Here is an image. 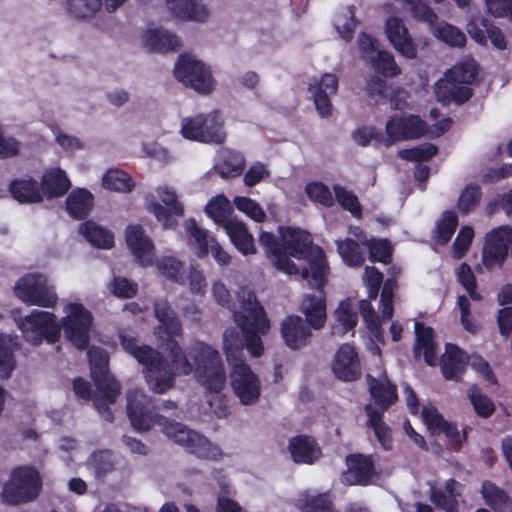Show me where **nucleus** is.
I'll return each instance as SVG.
<instances>
[{"mask_svg": "<svg viewBox=\"0 0 512 512\" xmlns=\"http://www.w3.org/2000/svg\"><path fill=\"white\" fill-rule=\"evenodd\" d=\"M237 299L239 309L234 311L233 319L242 337L236 329L227 328L223 334V349L231 367L234 394L242 405H254L260 397L261 384L258 376L246 364L243 349L246 348L253 357L263 354L261 337L270 331V320L253 290L241 287Z\"/></svg>", "mask_w": 512, "mask_h": 512, "instance_id": "nucleus-1", "label": "nucleus"}, {"mask_svg": "<svg viewBox=\"0 0 512 512\" xmlns=\"http://www.w3.org/2000/svg\"><path fill=\"white\" fill-rule=\"evenodd\" d=\"M280 237L270 232H262L260 244L266 249L271 265L288 275H296L299 270L289 255L297 259H306L307 268L317 286L326 285L328 266L325 255L319 247H314L310 234L301 229L280 228Z\"/></svg>", "mask_w": 512, "mask_h": 512, "instance_id": "nucleus-2", "label": "nucleus"}, {"mask_svg": "<svg viewBox=\"0 0 512 512\" xmlns=\"http://www.w3.org/2000/svg\"><path fill=\"white\" fill-rule=\"evenodd\" d=\"M127 413L132 426L139 431L148 430L155 419L162 432L189 453L209 460H218L222 457L221 449L213 445L205 436L189 429L182 423L161 415H153L151 398L139 389L127 392Z\"/></svg>", "mask_w": 512, "mask_h": 512, "instance_id": "nucleus-3", "label": "nucleus"}, {"mask_svg": "<svg viewBox=\"0 0 512 512\" xmlns=\"http://www.w3.org/2000/svg\"><path fill=\"white\" fill-rule=\"evenodd\" d=\"M179 339L182 337L158 340L159 345L167 352V357L156 350V355H153L152 363L145 372V381L149 389L156 394H163L172 389L177 376L190 375L195 368V362H190Z\"/></svg>", "mask_w": 512, "mask_h": 512, "instance_id": "nucleus-4", "label": "nucleus"}, {"mask_svg": "<svg viewBox=\"0 0 512 512\" xmlns=\"http://www.w3.org/2000/svg\"><path fill=\"white\" fill-rule=\"evenodd\" d=\"M367 383L370 395L378 406L365 405L367 426L374 431L381 446L389 450L392 447V436L390 428L383 420V413L397 400L396 386L390 382L385 373L378 378L368 375Z\"/></svg>", "mask_w": 512, "mask_h": 512, "instance_id": "nucleus-5", "label": "nucleus"}, {"mask_svg": "<svg viewBox=\"0 0 512 512\" xmlns=\"http://www.w3.org/2000/svg\"><path fill=\"white\" fill-rule=\"evenodd\" d=\"M87 355L96 387L93 405L106 421L112 422L114 417L109 406L114 404L120 395V384L108 371L109 356L106 350L92 347Z\"/></svg>", "mask_w": 512, "mask_h": 512, "instance_id": "nucleus-6", "label": "nucleus"}, {"mask_svg": "<svg viewBox=\"0 0 512 512\" xmlns=\"http://www.w3.org/2000/svg\"><path fill=\"white\" fill-rule=\"evenodd\" d=\"M189 357L195 360L192 373L205 392L223 391L227 379L219 352L209 345L198 342L190 348Z\"/></svg>", "mask_w": 512, "mask_h": 512, "instance_id": "nucleus-7", "label": "nucleus"}, {"mask_svg": "<svg viewBox=\"0 0 512 512\" xmlns=\"http://www.w3.org/2000/svg\"><path fill=\"white\" fill-rule=\"evenodd\" d=\"M42 489V477L32 466L15 468L2 491L4 501L19 505L34 501Z\"/></svg>", "mask_w": 512, "mask_h": 512, "instance_id": "nucleus-8", "label": "nucleus"}, {"mask_svg": "<svg viewBox=\"0 0 512 512\" xmlns=\"http://www.w3.org/2000/svg\"><path fill=\"white\" fill-rule=\"evenodd\" d=\"M11 315L27 342L38 345L43 339L54 343L60 338V325L51 312L33 310L24 318L18 311H12Z\"/></svg>", "mask_w": 512, "mask_h": 512, "instance_id": "nucleus-9", "label": "nucleus"}, {"mask_svg": "<svg viewBox=\"0 0 512 512\" xmlns=\"http://www.w3.org/2000/svg\"><path fill=\"white\" fill-rule=\"evenodd\" d=\"M181 134L189 140L214 144H222L226 138V133L223 130V119L218 111L184 118L181 125Z\"/></svg>", "mask_w": 512, "mask_h": 512, "instance_id": "nucleus-10", "label": "nucleus"}, {"mask_svg": "<svg viewBox=\"0 0 512 512\" xmlns=\"http://www.w3.org/2000/svg\"><path fill=\"white\" fill-rule=\"evenodd\" d=\"M174 75L178 81L199 93L207 94L214 87L209 67L190 55L179 56L174 67Z\"/></svg>", "mask_w": 512, "mask_h": 512, "instance_id": "nucleus-11", "label": "nucleus"}, {"mask_svg": "<svg viewBox=\"0 0 512 512\" xmlns=\"http://www.w3.org/2000/svg\"><path fill=\"white\" fill-rule=\"evenodd\" d=\"M15 293L23 302L41 307H54L58 300L53 286L42 274L32 273L19 279Z\"/></svg>", "mask_w": 512, "mask_h": 512, "instance_id": "nucleus-12", "label": "nucleus"}, {"mask_svg": "<svg viewBox=\"0 0 512 512\" xmlns=\"http://www.w3.org/2000/svg\"><path fill=\"white\" fill-rule=\"evenodd\" d=\"M66 316L62 319L61 326L64 334L78 349H85L89 343V330L92 324V316L81 304L71 303L65 308Z\"/></svg>", "mask_w": 512, "mask_h": 512, "instance_id": "nucleus-13", "label": "nucleus"}, {"mask_svg": "<svg viewBox=\"0 0 512 512\" xmlns=\"http://www.w3.org/2000/svg\"><path fill=\"white\" fill-rule=\"evenodd\" d=\"M428 126L419 116L401 114L391 117L385 124L386 137L383 140L385 147H390L397 142L418 139L425 135Z\"/></svg>", "mask_w": 512, "mask_h": 512, "instance_id": "nucleus-14", "label": "nucleus"}, {"mask_svg": "<svg viewBox=\"0 0 512 512\" xmlns=\"http://www.w3.org/2000/svg\"><path fill=\"white\" fill-rule=\"evenodd\" d=\"M509 252L512 253V229L509 226H499L486 234L482 262L487 269L500 267Z\"/></svg>", "mask_w": 512, "mask_h": 512, "instance_id": "nucleus-15", "label": "nucleus"}, {"mask_svg": "<svg viewBox=\"0 0 512 512\" xmlns=\"http://www.w3.org/2000/svg\"><path fill=\"white\" fill-rule=\"evenodd\" d=\"M302 278L308 281L310 287H315L313 293H307L303 296L300 303V311L305 315L307 321L314 330H320L324 327L326 322V295L323 291L325 285L317 286L310 274L309 270L305 267L302 269Z\"/></svg>", "mask_w": 512, "mask_h": 512, "instance_id": "nucleus-16", "label": "nucleus"}, {"mask_svg": "<svg viewBox=\"0 0 512 512\" xmlns=\"http://www.w3.org/2000/svg\"><path fill=\"white\" fill-rule=\"evenodd\" d=\"M185 230L190 237L189 244L196 249L198 257L203 258L211 252L219 265L226 266L230 263L228 253L223 250L217 240L210 236L206 230L199 228L194 219L185 221Z\"/></svg>", "mask_w": 512, "mask_h": 512, "instance_id": "nucleus-17", "label": "nucleus"}, {"mask_svg": "<svg viewBox=\"0 0 512 512\" xmlns=\"http://www.w3.org/2000/svg\"><path fill=\"white\" fill-rule=\"evenodd\" d=\"M331 369L336 378L351 382L360 378L361 363L354 346L345 343L341 345L331 361Z\"/></svg>", "mask_w": 512, "mask_h": 512, "instance_id": "nucleus-18", "label": "nucleus"}, {"mask_svg": "<svg viewBox=\"0 0 512 512\" xmlns=\"http://www.w3.org/2000/svg\"><path fill=\"white\" fill-rule=\"evenodd\" d=\"M338 78L335 74L325 73L320 79H314L309 84V92L312 94L314 105L318 115L328 118L332 115V103L330 96L336 94Z\"/></svg>", "mask_w": 512, "mask_h": 512, "instance_id": "nucleus-19", "label": "nucleus"}, {"mask_svg": "<svg viewBox=\"0 0 512 512\" xmlns=\"http://www.w3.org/2000/svg\"><path fill=\"white\" fill-rule=\"evenodd\" d=\"M312 329L310 324L298 315H289L280 324L281 337L293 350L302 349L310 343Z\"/></svg>", "mask_w": 512, "mask_h": 512, "instance_id": "nucleus-20", "label": "nucleus"}, {"mask_svg": "<svg viewBox=\"0 0 512 512\" xmlns=\"http://www.w3.org/2000/svg\"><path fill=\"white\" fill-rule=\"evenodd\" d=\"M154 316L159 325L154 328L157 340L168 339L169 337H183L182 325L177 318L176 312L166 299L155 301Z\"/></svg>", "mask_w": 512, "mask_h": 512, "instance_id": "nucleus-21", "label": "nucleus"}, {"mask_svg": "<svg viewBox=\"0 0 512 512\" xmlns=\"http://www.w3.org/2000/svg\"><path fill=\"white\" fill-rule=\"evenodd\" d=\"M386 35L395 48L407 59L417 58V47L403 21L398 17H390L385 24Z\"/></svg>", "mask_w": 512, "mask_h": 512, "instance_id": "nucleus-22", "label": "nucleus"}, {"mask_svg": "<svg viewBox=\"0 0 512 512\" xmlns=\"http://www.w3.org/2000/svg\"><path fill=\"white\" fill-rule=\"evenodd\" d=\"M157 193L166 207L155 202L151 204V211L165 228H170L175 225V218L183 216L184 208L178 201L176 193L168 187H159Z\"/></svg>", "mask_w": 512, "mask_h": 512, "instance_id": "nucleus-23", "label": "nucleus"}, {"mask_svg": "<svg viewBox=\"0 0 512 512\" xmlns=\"http://www.w3.org/2000/svg\"><path fill=\"white\" fill-rule=\"evenodd\" d=\"M126 243L135 256L136 260L143 266L153 263L154 245L151 239L144 233L140 225H131L125 231Z\"/></svg>", "mask_w": 512, "mask_h": 512, "instance_id": "nucleus-24", "label": "nucleus"}, {"mask_svg": "<svg viewBox=\"0 0 512 512\" xmlns=\"http://www.w3.org/2000/svg\"><path fill=\"white\" fill-rule=\"evenodd\" d=\"M436 99L443 105L455 103L461 105L467 102L473 95L470 87L461 85L446 74L434 85Z\"/></svg>", "mask_w": 512, "mask_h": 512, "instance_id": "nucleus-25", "label": "nucleus"}, {"mask_svg": "<svg viewBox=\"0 0 512 512\" xmlns=\"http://www.w3.org/2000/svg\"><path fill=\"white\" fill-rule=\"evenodd\" d=\"M347 471L341 476V481L346 485L368 484L373 476L374 467L370 457L363 455H350L346 459Z\"/></svg>", "mask_w": 512, "mask_h": 512, "instance_id": "nucleus-26", "label": "nucleus"}, {"mask_svg": "<svg viewBox=\"0 0 512 512\" xmlns=\"http://www.w3.org/2000/svg\"><path fill=\"white\" fill-rule=\"evenodd\" d=\"M461 489L462 485L454 479H449L443 489L431 484L429 498L435 506L445 512H457L459 498L462 495Z\"/></svg>", "mask_w": 512, "mask_h": 512, "instance_id": "nucleus-27", "label": "nucleus"}, {"mask_svg": "<svg viewBox=\"0 0 512 512\" xmlns=\"http://www.w3.org/2000/svg\"><path fill=\"white\" fill-rule=\"evenodd\" d=\"M167 7L181 20L204 22L210 15L201 0H167Z\"/></svg>", "mask_w": 512, "mask_h": 512, "instance_id": "nucleus-28", "label": "nucleus"}, {"mask_svg": "<svg viewBox=\"0 0 512 512\" xmlns=\"http://www.w3.org/2000/svg\"><path fill=\"white\" fill-rule=\"evenodd\" d=\"M357 239L346 238L337 240V251L344 263L348 266H361L365 260L367 237L362 234H356Z\"/></svg>", "mask_w": 512, "mask_h": 512, "instance_id": "nucleus-29", "label": "nucleus"}, {"mask_svg": "<svg viewBox=\"0 0 512 512\" xmlns=\"http://www.w3.org/2000/svg\"><path fill=\"white\" fill-rule=\"evenodd\" d=\"M468 363V357L457 346L447 344L446 351L441 358V370L448 380L459 381Z\"/></svg>", "mask_w": 512, "mask_h": 512, "instance_id": "nucleus-30", "label": "nucleus"}, {"mask_svg": "<svg viewBox=\"0 0 512 512\" xmlns=\"http://www.w3.org/2000/svg\"><path fill=\"white\" fill-rule=\"evenodd\" d=\"M143 43L149 51L160 53L174 51L180 46L175 34L160 28L147 30L143 36Z\"/></svg>", "mask_w": 512, "mask_h": 512, "instance_id": "nucleus-31", "label": "nucleus"}, {"mask_svg": "<svg viewBox=\"0 0 512 512\" xmlns=\"http://www.w3.org/2000/svg\"><path fill=\"white\" fill-rule=\"evenodd\" d=\"M289 451L296 463L312 464L321 451L315 440L309 436H296L290 440Z\"/></svg>", "mask_w": 512, "mask_h": 512, "instance_id": "nucleus-32", "label": "nucleus"}, {"mask_svg": "<svg viewBox=\"0 0 512 512\" xmlns=\"http://www.w3.org/2000/svg\"><path fill=\"white\" fill-rule=\"evenodd\" d=\"M223 229L241 253L248 255L256 252L253 235L249 233L245 223L233 218Z\"/></svg>", "mask_w": 512, "mask_h": 512, "instance_id": "nucleus-33", "label": "nucleus"}, {"mask_svg": "<svg viewBox=\"0 0 512 512\" xmlns=\"http://www.w3.org/2000/svg\"><path fill=\"white\" fill-rule=\"evenodd\" d=\"M119 338L123 349L143 365L144 373L147 372L152 363L153 355H156V349L148 345H140L134 336L124 331L119 333Z\"/></svg>", "mask_w": 512, "mask_h": 512, "instance_id": "nucleus-34", "label": "nucleus"}, {"mask_svg": "<svg viewBox=\"0 0 512 512\" xmlns=\"http://www.w3.org/2000/svg\"><path fill=\"white\" fill-rule=\"evenodd\" d=\"M9 192L20 203H39L43 199L37 181L32 178L14 180L9 186Z\"/></svg>", "mask_w": 512, "mask_h": 512, "instance_id": "nucleus-35", "label": "nucleus"}, {"mask_svg": "<svg viewBox=\"0 0 512 512\" xmlns=\"http://www.w3.org/2000/svg\"><path fill=\"white\" fill-rule=\"evenodd\" d=\"M416 345L415 354L424 355L425 362L428 365H434L436 360V348L433 339V329L426 327L420 322H415Z\"/></svg>", "mask_w": 512, "mask_h": 512, "instance_id": "nucleus-36", "label": "nucleus"}, {"mask_svg": "<svg viewBox=\"0 0 512 512\" xmlns=\"http://www.w3.org/2000/svg\"><path fill=\"white\" fill-rule=\"evenodd\" d=\"M70 186V181L65 172L59 168L50 169L42 177L41 189L49 198L63 196Z\"/></svg>", "mask_w": 512, "mask_h": 512, "instance_id": "nucleus-37", "label": "nucleus"}, {"mask_svg": "<svg viewBox=\"0 0 512 512\" xmlns=\"http://www.w3.org/2000/svg\"><path fill=\"white\" fill-rule=\"evenodd\" d=\"M481 494L489 505L496 512H512V499L505 490L496 486L490 481L482 484Z\"/></svg>", "mask_w": 512, "mask_h": 512, "instance_id": "nucleus-38", "label": "nucleus"}, {"mask_svg": "<svg viewBox=\"0 0 512 512\" xmlns=\"http://www.w3.org/2000/svg\"><path fill=\"white\" fill-rule=\"evenodd\" d=\"M93 207V196L85 190L72 192L66 199V208L71 216L82 219L88 215Z\"/></svg>", "mask_w": 512, "mask_h": 512, "instance_id": "nucleus-39", "label": "nucleus"}, {"mask_svg": "<svg viewBox=\"0 0 512 512\" xmlns=\"http://www.w3.org/2000/svg\"><path fill=\"white\" fill-rule=\"evenodd\" d=\"M245 167L244 157L231 150H225L222 154V161L215 165V171L222 178H234L240 175Z\"/></svg>", "mask_w": 512, "mask_h": 512, "instance_id": "nucleus-40", "label": "nucleus"}, {"mask_svg": "<svg viewBox=\"0 0 512 512\" xmlns=\"http://www.w3.org/2000/svg\"><path fill=\"white\" fill-rule=\"evenodd\" d=\"M79 231L87 241L96 247L109 249L114 244L113 234L94 222L88 221L81 224Z\"/></svg>", "mask_w": 512, "mask_h": 512, "instance_id": "nucleus-41", "label": "nucleus"}, {"mask_svg": "<svg viewBox=\"0 0 512 512\" xmlns=\"http://www.w3.org/2000/svg\"><path fill=\"white\" fill-rule=\"evenodd\" d=\"M431 32L436 38L451 47L462 48L467 42L465 34L459 28L444 21L438 20L431 28Z\"/></svg>", "mask_w": 512, "mask_h": 512, "instance_id": "nucleus-42", "label": "nucleus"}, {"mask_svg": "<svg viewBox=\"0 0 512 512\" xmlns=\"http://www.w3.org/2000/svg\"><path fill=\"white\" fill-rule=\"evenodd\" d=\"M205 212L222 228L233 219L230 216L232 212L230 202L223 195H218L210 200L205 207Z\"/></svg>", "mask_w": 512, "mask_h": 512, "instance_id": "nucleus-43", "label": "nucleus"}, {"mask_svg": "<svg viewBox=\"0 0 512 512\" xmlns=\"http://www.w3.org/2000/svg\"><path fill=\"white\" fill-rule=\"evenodd\" d=\"M116 457L110 450L94 452L88 460V466L97 478H103L116 468Z\"/></svg>", "mask_w": 512, "mask_h": 512, "instance_id": "nucleus-44", "label": "nucleus"}, {"mask_svg": "<svg viewBox=\"0 0 512 512\" xmlns=\"http://www.w3.org/2000/svg\"><path fill=\"white\" fill-rule=\"evenodd\" d=\"M156 268L166 279L175 283L182 284L184 282V264L176 257L167 256L158 259Z\"/></svg>", "mask_w": 512, "mask_h": 512, "instance_id": "nucleus-45", "label": "nucleus"}, {"mask_svg": "<svg viewBox=\"0 0 512 512\" xmlns=\"http://www.w3.org/2000/svg\"><path fill=\"white\" fill-rule=\"evenodd\" d=\"M102 182L105 188L117 192H130L134 187L130 176L119 169L107 171L103 176Z\"/></svg>", "mask_w": 512, "mask_h": 512, "instance_id": "nucleus-46", "label": "nucleus"}, {"mask_svg": "<svg viewBox=\"0 0 512 512\" xmlns=\"http://www.w3.org/2000/svg\"><path fill=\"white\" fill-rule=\"evenodd\" d=\"M368 64L386 77H396L401 74L394 56L386 50L381 49Z\"/></svg>", "mask_w": 512, "mask_h": 512, "instance_id": "nucleus-47", "label": "nucleus"}, {"mask_svg": "<svg viewBox=\"0 0 512 512\" xmlns=\"http://www.w3.org/2000/svg\"><path fill=\"white\" fill-rule=\"evenodd\" d=\"M457 83L468 86L474 83L477 77V65L474 61L458 63L450 68L446 73Z\"/></svg>", "mask_w": 512, "mask_h": 512, "instance_id": "nucleus-48", "label": "nucleus"}, {"mask_svg": "<svg viewBox=\"0 0 512 512\" xmlns=\"http://www.w3.org/2000/svg\"><path fill=\"white\" fill-rule=\"evenodd\" d=\"M467 395L478 416L488 418L495 412L494 402L477 387H471Z\"/></svg>", "mask_w": 512, "mask_h": 512, "instance_id": "nucleus-49", "label": "nucleus"}, {"mask_svg": "<svg viewBox=\"0 0 512 512\" xmlns=\"http://www.w3.org/2000/svg\"><path fill=\"white\" fill-rule=\"evenodd\" d=\"M456 276L458 282L464 287L472 300H482V295L477 291L476 278L468 264L462 263L456 271Z\"/></svg>", "mask_w": 512, "mask_h": 512, "instance_id": "nucleus-50", "label": "nucleus"}, {"mask_svg": "<svg viewBox=\"0 0 512 512\" xmlns=\"http://www.w3.org/2000/svg\"><path fill=\"white\" fill-rule=\"evenodd\" d=\"M102 0H68V11L75 18H86L100 9Z\"/></svg>", "mask_w": 512, "mask_h": 512, "instance_id": "nucleus-51", "label": "nucleus"}, {"mask_svg": "<svg viewBox=\"0 0 512 512\" xmlns=\"http://www.w3.org/2000/svg\"><path fill=\"white\" fill-rule=\"evenodd\" d=\"M233 204L239 211L245 213L256 222H263L266 218V214L263 209L251 198L236 196L233 199Z\"/></svg>", "mask_w": 512, "mask_h": 512, "instance_id": "nucleus-52", "label": "nucleus"}, {"mask_svg": "<svg viewBox=\"0 0 512 512\" xmlns=\"http://www.w3.org/2000/svg\"><path fill=\"white\" fill-rule=\"evenodd\" d=\"M437 152L438 148L435 145L425 143L412 149L400 150L398 151V156L405 160L421 162L429 160L432 156L436 155Z\"/></svg>", "mask_w": 512, "mask_h": 512, "instance_id": "nucleus-53", "label": "nucleus"}, {"mask_svg": "<svg viewBox=\"0 0 512 512\" xmlns=\"http://www.w3.org/2000/svg\"><path fill=\"white\" fill-rule=\"evenodd\" d=\"M334 192L338 203L344 209L350 211L353 216L360 217L361 206L355 194L340 185L334 186Z\"/></svg>", "mask_w": 512, "mask_h": 512, "instance_id": "nucleus-54", "label": "nucleus"}, {"mask_svg": "<svg viewBox=\"0 0 512 512\" xmlns=\"http://www.w3.org/2000/svg\"><path fill=\"white\" fill-rule=\"evenodd\" d=\"M360 313L367 323V327L374 337L382 341L383 331L379 326V317L369 300H361L359 303Z\"/></svg>", "mask_w": 512, "mask_h": 512, "instance_id": "nucleus-55", "label": "nucleus"}, {"mask_svg": "<svg viewBox=\"0 0 512 512\" xmlns=\"http://www.w3.org/2000/svg\"><path fill=\"white\" fill-rule=\"evenodd\" d=\"M481 199V190L478 185H468L461 193L458 200L459 210L467 214L479 204Z\"/></svg>", "mask_w": 512, "mask_h": 512, "instance_id": "nucleus-56", "label": "nucleus"}, {"mask_svg": "<svg viewBox=\"0 0 512 512\" xmlns=\"http://www.w3.org/2000/svg\"><path fill=\"white\" fill-rule=\"evenodd\" d=\"M457 225L458 219L456 214L451 211L445 212L436 228L438 243L446 244L451 239Z\"/></svg>", "mask_w": 512, "mask_h": 512, "instance_id": "nucleus-57", "label": "nucleus"}, {"mask_svg": "<svg viewBox=\"0 0 512 512\" xmlns=\"http://www.w3.org/2000/svg\"><path fill=\"white\" fill-rule=\"evenodd\" d=\"M335 316L337 321L343 326V332L356 326L358 321L357 313L348 299L339 304L335 310Z\"/></svg>", "mask_w": 512, "mask_h": 512, "instance_id": "nucleus-58", "label": "nucleus"}, {"mask_svg": "<svg viewBox=\"0 0 512 512\" xmlns=\"http://www.w3.org/2000/svg\"><path fill=\"white\" fill-rule=\"evenodd\" d=\"M334 25L341 37L346 41H350L357 25L353 11L351 9H347L343 13L339 14L335 19Z\"/></svg>", "mask_w": 512, "mask_h": 512, "instance_id": "nucleus-59", "label": "nucleus"}, {"mask_svg": "<svg viewBox=\"0 0 512 512\" xmlns=\"http://www.w3.org/2000/svg\"><path fill=\"white\" fill-rule=\"evenodd\" d=\"M308 197L324 206L331 207L334 204V198L329 188L321 182H313L306 186L305 189Z\"/></svg>", "mask_w": 512, "mask_h": 512, "instance_id": "nucleus-60", "label": "nucleus"}, {"mask_svg": "<svg viewBox=\"0 0 512 512\" xmlns=\"http://www.w3.org/2000/svg\"><path fill=\"white\" fill-rule=\"evenodd\" d=\"M369 251L370 260L387 263L391 257V245L387 240H368L366 251Z\"/></svg>", "mask_w": 512, "mask_h": 512, "instance_id": "nucleus-61", "label": "nucleus"}, {"mask_svg": "<svg viewBox=\"0 0 512 512\" xmlns=\"http://www.w3.org/2000/svg\"><path fill=\"white\" fill-rule=\"evenodd\" d=\"M301 509L303 512H332L333 505L327 494L305 497L302 500Z\"/></svg>", "mask_w": 512, "mask_h": 512, "instance_id": "nucleus-62", "label": "nucleus"}, {"mask_svg": "<svg viewBox=\"0 0 512 512\" xmlns=\"http://www.w3.org/2000/svg\"><path fill=\"white\" fill-rule=\"evenodd\" d=\"M205 397L211 409V412L218 418H226L230 414L228 400L221 392L206 393Z\"/></svg>", "mask_w": 512, "mask_h": 512, "instance_id": "nucleus-63", "label": "nucleus"}, {"mask_svg": "<svg viewBox=\"0 0 512 512\" xmlns=\"http://www.w3.org/2000/svg\"><path fill=\"white\" fill-rule=\"evenodd\" d=\"M109 288L119 298H131L136 295L138 286L127 278L114 277Z\"/></svg>", "mask_w": 512, "mask_h": 512, "instance_id": "nucleus-64", "label": "nucleus"}]
</instances>
